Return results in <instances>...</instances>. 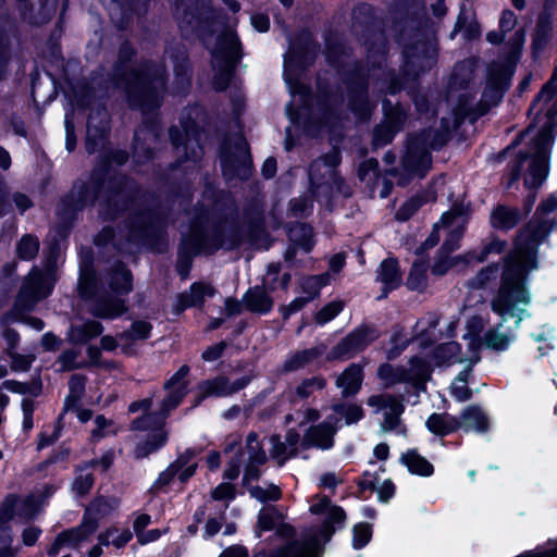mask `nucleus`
Wrapping results in <instances>:
<instances>
[{"instance_id": "nucleus-8", "label": "nucleus", "mask_w": 557, "mask_h": 557, "mask_svg": "<svg viewBox=\"0 0 557 557\" xmlns=\"http://www.w3.org/2000/svg\"><path fill=\"white\" fill-rule=\"evenodd\" d=\"M445 141L444 134L436 129L430 128L410 134L400 158L401 173L398 185L406 186L414 177H424L432 165L430 150L441 148Z\"/></svg>"}, {"instance_id": "nucleus-46", "label": "nucleus", "mask_w": 557, "mask_h": 557, "mask_svg": "<svg viewBox=\"0 0 557 557\" xmlns=\"http://www.w3.org/2000/svg\"><path fill=\"white\" fill-rule=\"evenodd\" d=\"M428 262L420 259L413 262L406 285L412 292L423 293L428 287Z\"/></svg>"}, {"instance_id": "nucleus-21", "label": "nucleus", "mask_w": 557, "mask_h": 557, "mask_svg": "<svg viewBox=\"0 0 557 557\" xmlns=\"http://www.w3.org/2000/svg\"><path fill=\"white\" fill-rule=\"evenodd\" d=\"M309 510L313 515H326L321 527L324 542H329L335 532L334 524H342L346 518L345 511L338 506H332L327 496H315Z\"/></svg>"}, {"instance_id": "nucleus-15", "label": "nucleus", "mask_w": 557, "mask_h": 557, "mask_svg": "<svg viewBox=\"0 0 557 557\" xmlns=\"http://www.w3.org/2000/svg\"><path fill=\"white\" fill-rule=\"evenodd\" d=\"M404 76L416 79L420 73L430 70L436 62V45L434 40L418 38L414 42L406 45L404 49Z\"/></svg>"}, {"instance_id": "nucleus-14", "label": "nucleus", "mask_w": 557, "mask_h": 557, "mask_svg": "<svg viewBox=\"0 0 557 557\" xmlns=\"http://www.w3.org/2000/svg\"><path fill=\"white\" fill-rule=\"evenodd\" d=\"M380 337V331L374 324L363 323L345 337H343L326 356V360H346L352 358L356 354L364 350L369 345Z\"/></svg>"}, {"instance_id": "nucleus-3", "label": "nucleus", "mask_w": 557, "mask_h": 557, "mask_svg": "<svg viewBox=\"0 0 557 557\" xmlns=\"http://www.w3.org/2000/svg\"><path fill=\"white\" fill-rule=\"evenodd\" d=\"M234 210L235 202L228 193L205 191L180 247L176 268L183 278L187 277L195 256L211 255L224 246V222Z\"/></svg>"}, {"instance_id": "nucleus-1", "label": "nucleus", "mask_w": 557, "mask_h": 557, "mask_svg": "<svg viewBox=\"0 0 557 557\" xmlns=\"http://www.w3.org/2000/svg\"><path fill=\"white\" fill-rule=\"evenodd\" d=\"M556 210L557 197L550 196L543 201L539 206L535 216L519 230L515 240V250L505 259L500 286L491 300V307L503 321L508 318L516 319V326L520 324L525 312L521 306H527L530 302L525 282L529 272L537 267V246L547 237L553 227L549 220H542L537 215Z\"/></svg>"}, {"instance_id": "nucleus-23", "label": "nucleus", "mask_w": 557, "mask_h": 557, "mask_svg": "<svg viewBox=\"0 0 557 557\" xmlns=\"http://www.w3.org/2000/svg\"><path fill=\"white\" fill-rule=\"evenodd\" d=\"M39 510V504L33 495L21 498L15 495H9L0 508V520L8 521L14 516L29 520L36 516Z\"/></svg>"}, {"instance_id": "nucleus-37", "label": "nucleus", "mask_w": 557, "mask_h": 557, "mask_svg": "<svg viewBox=\"0 0 557 557\" xmlns=\"http://www.w3.org/2000/svg\"><path fill=\"white\" fill-rule=\"evenodd\" d=\"M103 331L100 322L87 320L83 324L72 325L67 333V341L71 344H85L88 341L99 336Z\"/></svg>"}, {"instance_id": "nucleus-45", "label": "nucleus", "mask_w": 557, "mask_h": 557, "mask_svg": "<svg viewBox=\"0 0 557 557\" xmlns=\"http://www.w3.org/2000/svg\"><path fill=\"white\" fill-rule=\"evenodd\" d=\"M119 504L120 500L115 497H97L86 508L84 519H95L98 523L99 519L108 516L110 512L116 509Z\"/></svg>"}, {"instance_id": "nucleus-9", "label": "nucleus", "mask_w": 557, "mask_h": 557, "mask_svg": "<svg viewBox=\"0 0 557 557\" xmlns=\"http://www.w3.org/2000/svg\"><path fill=\"white\" fill-rule=\"evenodd\" d=\"M339 162V151L333 148L326 154L314 160L308 170L309 191L317 201L324 203L329 210H332L334 190L344 197H350L352 194L350 187L337 171Z\"/></svg>"}, {"instance_id": "nucleus-42", "label": "nucleus", "mask_w": 557, "mask_h": 557, "mask_svg": "<svg viewBox=\"0 0 557 557\" xmlns=\"http://www.w3.org/2000/svg\"><path fill=\"white\" fill-rule=\"evenodd\" d=\"M152 325L147 321H135L131 325V329L119 334L117 338L120 342L125 343L122 345V351L124 354H131L132 349L129 343L133 341L146 339L149 337Z\"/></svg>"}, {"instance_id": "nucleus-48", "label": "nucleus", "mask_w": 557, "mask_h": 557, "mask_svg": "<svg viewBox=\"0 0 557 557\" xmlns=\"http://www.w3.org/2000/svg\"><path fill=\"white\" fill-rule=\"evenodd\" d=\"M460 428L484 432L488 428V420L484 412L476 406L467 408L461 414Z\"/></svg>"}, {"instance_id": "nucleus-32", "label": "nucleus", "mask_w": 557, "mask_h": 557, "mask_svg": "<svg viewBox=\"0 0 557 557\" xmlns=\"http://www.w3.org/2000/svg\"><path fill=\"white\" fill-rule=\"evenodd\" d=\"M243 301L246 309L253 313H267L274 305L273 298L269 295L264 284L249 288Z\"/></svg>"}, {"instance_id": "nucleus-22", "label": "nucleus", "mask_w": 557, "mask_h": 557, "mask_svg": "<svg viewBox=\"0 0 557 557\" xmlns=\"http://www.w3.org/2000/svg\"><path fill=\"white\" fill-rule=\"evenodd\" d=\"M251 381L250 376H243L234 382L223 375L203 381L198 385L200 396L196 400V406L208 396H228L245 388Z\"/></svg>"}, {"instance_id": "nucleus-17", "label": "nucleus", "mask_w": 557, "mask_h": 557, "mask_svg": "<svg viewBox=\"0 0 557 557\" xmlns=\"http://www.w3.org/2000/svg\"><path fill=\"white\" fill-rule=\"evenodd\" d=\"M404 400V395L393 394L371 395L367 399L368 406L375 408L376 412L384 410V419L381 423L383 432L392 431L400 424V416L405 410Z\"/></svg>"}, {"instance_id": "nucleus-49", "label": "nucleus", "mask_w": 557, "mask_h": 557, "mask_svg": "<svg viewBox=\"0 0 557 557\" xmlns=\"http://www.w3.org/2000/svg\"><path fill=\"white\" fill-rule=\"evenodd\" d=\"M406 367H394L383 363L377 369V376L383 381L384 388H391L398 383H408Z\"/></svg>"}, {"instance_id": "nucleus-28", "label": "nucleus", "mask_w": 557, "mask_h": 557, "mask_svg": "<svg viewBox=\"0 0 557 557\" xmlns=\"http://www.w3.org/2000/svg\"><path fill=\"white\" fill-rule=\"evenodd\" d=\"M106 281L112 292L117 295L128 294L133 289L131 271L121 261H115L107 270Z\"/></svg>"}, {"instance_id": "nucleus-19", "label": "nucleus", "mask_w": 557, "mask_h": 557, "mask_svg": "<svg viewBox=\"0 0 557 557\" xmlns=\"http://www.w3.org/2000/svg\"><path fill=\"white\" fill-rule=\"evenodd\" d=\"M160 129L154 121L145 122L134 136L133 153L138 162H145L153 158V150L159 143Z\"/></svg>"}, {"instance_id": "nucleus-39", "label": "nucleus", "mask_w": 557, "mask_h": 557, "mask_svg": "<svg viewBox=\"0 0 557 557\" xmlns=\"http://www.w3.org/2000/svg\"><path fill=\"white\" fill-rule=\"evenodd\" d=\"M366 24H368V22H366ZM362 36L364 37L363 45L368 50L369 59L379 58V65H381V59H383L387 49L384 34L380 29L367 25Z\"/></svg>"}, {"instance_id": "nucleus-2", "label": "nucleus", "mask_w": 557, "mask_h": 557, "mask_svg": "<svg viewBox=\"0 0 557 557\" xmlns=\"http://www.w3.org/2000/svg\"><path fill=\"white\" fill-rule=\"evenodd\" d=\"M128 160V154L124 150H116L110 153L103 164H99L91 174L90 185L84 182L75 183L70 194L63 200V205L70 210H82L88 203L101 200V214L104 219L113 220L128 205L136 202L154 205L153 197L141 193L137 184L126 175L117 174L108 181L104 176L108 173L107 165L114 162L117 165L124 164Z\"/></svg>"}, {"instance_id": "nucleus-53", "label": "nucleus", "mask_w": 557, "mask_h": 557, "mask_svg": "<svg viewBox=\"0 0 557 557\" xmlns=\"http://www.w3.org/2000/svg\"><path fill=\"white\" fill-rule=\"evenodd\" d=\"M164 418L156 412L144 413L141 417L135 419L131 423L133 431H149L154 432L157 429H164Z\"/></svg>"}, {"instance_id": "nucleus-63", "label": "nucleus", "mask_w": 557, "mask_h": 557, "mask_svg": "<svg viewBox=\"0 0 557 557\" xmlns=\"http://www.w3.org/2000/svg\"><path fill=\"white\" fill-rule=\"evenodd\" d=\"M358 177L368 185L380 182L379 162L376 159H368L358 168Z\"/></svg>"}, {"instance_id": "nucleus-13", "label": "nucleus", "mask_w": 557, "mask_h": 557, "mask_svg": "<svg viewBox=\"0 0 557 557\" xmlns=\"http://www.w3.org/2000/svg\"><path fill=\"white\" fill-rule=\"evenodd\" d=\"M221 162L226 180H247L251 171V157L248 143L243 136L233 141H225L222 148Z\"/></svg>"}, {"instance_id": "nucleus-35", "label": "nucleus", "mask_w": 557, "mask_h": 557, "mask_svg": "<svg viewBox=\"0 0 557 557\" xmlns=\"http://www.w3.org/2000/svg\"><path fill=\"white\" fill-rule=\"evenodd\" d=\"M214 295V288L205 283H195L191 285L189 292H185L178 295L177 308L180 311L188 307L201 306L207 296L211 297Z\"/></svg>"}, {"instance_id": "nucleus-62", "label": "nucleus", "mask_w": 557, "mask_h": 557, "mask_svg": "<svg viewBox=\"0 0 557 557\" xmlns=\"http://www.w3.org/2000/svg\"><path fill=\"white\" fill-rule=\"evenodd\" d=\"M344 307L345 302L343 300L331 301L315 312L313 320L317 324L323 325L338 315Z\"/></svg>"}, {"instance_id": "nucleus-30", "label": "nucleus", "mask_w": 557, "mask_h": 557, "mask_svg": "<svg viewBox=\"0 0 557 557\" xmlns=\"http://www.w3.org/2000/svg\"><path fill=\"white\" fill-rule=\"evenodd\" d=\"M125 301L119 297L109 295L98 296L90 309L94 317L101 319H112L126 312Z\"/></svg>"}, {"instance_id": "nucleus-25", "label": "nucleus", "mask_w": 557, "mask_h": 557, "mask_svg": "<svg viewBox=\"0 0 557 557\" xmlns=\"http://www.w3.org/2000/svg\"><path fill=\"white\" fill-rule=\"evenodd\" d=\"M169 136L171 139L172 145L177 150V154L181 156V153L185 157L186 160H191L194 162L199 161L203 156V148L200 145V133L194 132L193 135H190L189 132H186L185 134V141H183L184 135L181 133V131L172 126L169 129Z\"/></svg>"}, {"instance_id": "nucleus-18", "label": "nucleus", "mask_w": 557, "mask_h": 557, "mask_svg": "<svg viewBox=\"0 0 557 557\" xmlns=\"http://www.w3.org/2000/svg\"><path fill=\"white\" fill-rule=\"evenodd\" d=\"M110 116L104 108H97L89 113L87 121L86 150L94 153L100 149L110 132Z\"/></svg>"}, {"instance_id": "nucleus-26", "label": "nucleus", "mask_w": 557, "mask_h": 557, "mask_svg": "<svg viewBox=\"0 0 557 557\" xmlns=\"http://www.w3.org/2000/svg\"><path fill=\"white\" fill-rule=\"evenodd\" d=\"M165 54L169 55L170 60L173 62L178 90L184 92L190 85L186 49L180 42H171L165 49Z\"/></svg>"}, {"instance_id": "nucleus-43", "label": "nucleus", "mask_w": 557, "mask_h": 557, "mask_svg": "<svg viewBox=\"0 0 557 557\" xmlns=\"http://www.w3.org/2000/svg\"><path fill=\"white\" fill-rule=\"evenodd\" d=\"M168 440V432L164 429H157L149 433L145 441L139 442L135 447V457L137 459L146 458L161 446Z\"/></svg>"}, {"instance_id": "nucleus-56", "label": "nucleus", "mask_w": 557, "mask_h": 557, "mask_svg": "<svg viewBox=\"0 0 557 557\" xmlns=\"http://www.w3.org/2000/svg\"><path fill=\"white\" fill-rule=\"evenodd\" d=\"M332 410L344 418L346 424L357 423L363 418V409L352 403H337L332 405Z\"/></svg>"}, {"instance_id": "nucleus-24", "label": "nucleus", "mask_w": 557, "mask_h": 557, "mask_svg": "<svg viewBox=\"0 0 557 557\" xmlns=\"http://www.w3.org/2000/svg\"><path fill=\"white\" fill-rule=\"evenodd\" d=\"M336 432V425L330 421H323L311 425L307 429L301 438V447L305 449L311 447L323 450L330 449L334 445V436Z\"/></svg>"}, {"instance_id": "nucleus-57", "label": "nucleus", "mask_w": 557, "mask_h": 557, "mask_svg": "<svg viewBox=\"0 0 557 557\" xmlns=\"http://www.w3.org/2000/svg\"><path fill=\"white\" fill-rule=\"evenodd\" d=\"M193 454H184L180 456L173 463H171L165 471H163L156 481L153 488H160L168 485L174 476L187 465Z\"/></svg>"}, {"instance_id": "nucleus-59", "label": "nucleus", "mask_w": 557, "mask_h": 557, "mask_svg": "<svg viewBox=\"0 0 557 557\" xmlns=\"http://www.w3.org/2000/svg\"><path fill=\"white\" fill-rule=\"evenodd\" d=\"M313 200L314 197L309 190L299 197L293 198L289 201V214L294 218L307 216L312 211Z\"/></svg>"}, {"instance_id": "nucleus-4", "label": "nucleus", "mask_w": 557, "mask_h": 557, "mask_svg": "<svg viewBox=\"0 0 557 557\" xmlns=\"http://www.w3.org/2000/svg\"><path fill=\"white\" fill-rule=\"evenodd\" d=\"M135 51L125 41L119 50V64L115 69L114 83L123 89L132 109H138L144 114L160 107L165 90V70L161 64L145 61L137 67L126 69Z\"/></svg>"}, {"instance_id": "nucleus-29", "label": "nucleus", "mask_w": 557, "mask_h": 557, "mask_svg": "<svg viewBox=\"0 0 557 557\" xmlns=\"http://www.w3.org/2000/svg\"><path fill=\"white\" fill-rule=\"evenodd\" d=\"M408 384L417 392H424L425 384L431 380L432 367L425 359L414 356L409 360V368H406Z\"/></svg>"}, {"instance_id": "nucleus-44", "label": "nucleus", "mask_w": 557, "mask_h": 557, "mask_svg": "<svg viewBox=\"0 0 557 557\" xmlns=\"http://www.w3.org/2000/svg\"><path fill=\"white\" fill-rule=\"evenodd\" d=\"M288 237L292 244L309 252L313 247V228L307 223H295L288 228Z\"/></svg>"}, {"instance_id": "nucleus-58", "label": "nucleus", "mask_w": 557, "mask_h": 557, "mask_svg": "<svg viewBox=\"0 0 557 557\" xmlns=\"http://www.w3.org/2000/svg\"><path fill=\"white\" fill-rule=\"evenodd\" d=\"M401 460L413 473L420 475H430L433 473V466L414 450L405 454Z\"/></svg>"}, {"instance_id": "nucleus-33", "label": "nucleus", "mask_w": 557, "mask_h": 557, "mask_svg": "<svg viewBox=\"0 0 557 557\" xmlns=\"http://www.w3.org/2000/svg\"><path fill=\"white\" fill-rule=\"evenodd\" d=\"M377 280L384 284L383 295L381 296V298H384L401 283L398 261L394 258L383 260L377 271Z\"/></svg>"}, {"instance_id": "nucleus-36", "label": "nucleus", "mask_w": 557, "mask_h": 557, "mask_svg": "<svg viewBox=\"0 0 557 557\" xmlns=\"http://www.w3.org/2000/svg\"><path fill=\"white\" fill-rule=\"evenodd\" d=\"M521 220L519 209L506 205H497L491 213V225L498 230H511Z\"/></svg>"}, {"instance_id": "nucleus-12", "label": "nucleus", "mask_w": 557, "mask_h": 557, "mask_svg": "<svg viewBox=\"0 0 557 557\" xmlns=\"http://www.w3.org/2000/svg\"><path fill=\"white\" fill-rule=\"evenodd\" d=\"M468 222V208L462 203H456L453 208L445 212L440 222L435 223L431 235L422 245L423 249L434 247L440 240L438 231L441 228H450L448 237L441 248L444 251L453 252L459 248V243L463 236L466 224Z\"/></svg>"}, {"instance_id": "nucleus-51", "label": "nucleus", "mask_w": 557, "mask_h": 557, "mask_svg": "<svg viewBox=\"0 0 557 557\" xmlns=\"http://www.w3.org/2000/svg\"><path fill=\"white\" fill-rule=\"evenodd\" d=\"M40 243L37 236L25 234L16 243L15 252L18 259L29 261L38 255Z\"/></svg>"}, {"instance_id": "nucleus-64", "label": "nucleus", "mask_w": 557, "mask_h": 557, "mask_svg": "<svg viewBox=\"0 0 557 557\" xmlns=\"http://www.w3.org/2000/svg\"><path fill=\"white\" fill-rule=\"evenodd\" d=\"M557 91V67L554 71L550 79L542 87L541 91L534 99L530 111H533L541 103L547 104L553 100L554 95Z\"/></svg>"}, {"instance_id": "nucleus-10", "label": "nucleus", "mask_w": 557, "mask_h": 557, "mask_svg": "<svg viewBox=\"0 0 557 557\" xmlns=\"http://www.w3.org/2000/svg\"><path fill=\"white\" fill-rule=\"evenodd\" d=\"M59 246L52 245L46 256L44 271L34 267L25 276L14 301V314L32 311L36 304L46 298L55 282Z\"/></svg>"}, {"instance_id": "nucleus-50", "label": "nucleus", "mask_w": 557, "mask_h": 557, "mask_svg": "<svg viewBox=\"0 0 557 557\" xmlns=\"http://www.w3.org/2000/svg\"><path fill=\"white\" fill-rule=\"evenodd\" d=\"M426 425L434 434L445 435L459 429L460 422L447 414L434 413L429 418Z\"/></svg>"}, {"instance_id": "nucleus-54", "label": "nucleus", "mask_w": 557, "mask_h": 557, "mask_svg": "<svg viewBox=\"0 0 557 557\" xmlns=\"http://www.w3.org/2000/svg\"><path fill=\"white\" fill-rule=\"evenodd\" d=\"M284 520L282 512L274 506L263 507L258 516V529L260 531L274 530Z\"/></svg>"}, {"instance_id": "nucleus-47", "label": "nucleus", "mask_w": 557, "mask_h": 557, "mask_svg": "<svg viewBox=\"0 0 557 557\" xmlns=\"http://www.w3.org/2000/svg\"><path fill=\"white\" fill-rule=\"evenodd\" d=\"M518 22L517 15L510 11L505 10L499 18V30H493L486 34V40L492 45H499L505 41L506 35L513 30Z\"/></svg>"}, {"instance_id": "nucleus-61", "label": "nucleus", "mask_w": 557, "mask_h": 557, "mask_svg": "<svg viewBox=\"0 0 557 557\" xmlns=\"http://www.w3.org/2000/svg\"><path fill=\"white\" fill-rule=\"evenodd\" d=\"M246 450L248 454V461H253L259 465L267 462V454L262 448L261 443L258 441V434L250 432L246 440Z\"/></svg>"}, {"instance_id": "nucleus-60", "label": "nucleus", "mask_w": 557, "mask_h": 557, "mask_svg": "<svg viewBox=\"0 0 557 557\" xmlns=\"http://www.w3.org/2000/svg\"><path fill=\"white\" fill-rule=\"evenodd\" d=\"M4 385L7 389L23 395L29 394L37 397L42 393V382L39 377H35L29 382L7 381Z\"/></svg>"}, {"instance_id": "nucleus-31", "label": "nucleus", "mask_w": 557, "mask_h": 557, "mask_svg": "<svg viewBox=\"0 0 557 557\" xmlns=\"http://www.w3.org/2000/svg\"><path fill=\"white\" fill-rule=\"evenodd\" d=\"M320 549L319 539L317 534L310 535L304 543L298 541L289 543L285 548H282L268 557H318L317 553Z\"/></svg>"}, {"instance_id": "nucleus-27", "label": "nucleus", "mask_w": 557, "mask_h": 557, "mask_svg": "<svg viewBox=\"0 0 557 557\" xmlns=\"http://www.w3.org/2000/svg\"><path fill=\"white\" fill-rule=\"evenodd\" d=\"M363 377L362 366L359 363L349 364L335 381V385L341 388L342 398L357 395L361 389Z\"/></svg>"}, {"instance_id": "nucleus-5", "label": "nucleus", "mask_w": 557, "mask_h": 557, "mask_svg": "<svg viewBox=\"0 0 557 557\" xmlns=\"http://www.w3.org/2000/svg\"><path fill=\"white\" fill-rule=\"evenodd\" d=\"M129 211V218L125 224L126 234L123 231L116 237L114 230L111 226H106L95 237L94 243L97 246H106L112 243L113 246L122 252H132L134 247H138L141 243L154 236L159 228L165 223V218L162 212L157 211L152 203L136 202L129 203L128 208L121 211V213Z\"/></svg>"}, {"instance_id": "nucleus-41", "label": "nucleus", "mask_w": 557, "mask_h": 557, "mask_svg": "<svg viewBox=\"0 0 557 557\" xmlns=\"http://www.w3.org/2000/svg\"><path fill=\"white\" fill-rule=\"evenodd\" d=\"M98 525L95 519H84L83 523L74 529L61 532L58 537L64 545L77 546L97 530Z\"/></svg>"}, {"instance_id": "nucleus-11", "label": "nucleus", "mask_w": 557, "mask_h": 557, "mask_svg": "<svg viewBox=\"0 0 557 557\" xmlns=\"http://www.w3.org/2000/svg\"><path fill=\"white\" fill-rule=\"evenodd\" d=\"M242 58L238 37L233 32H225L219 37L218 47L212 52L213 87L225 90L233 76L234 69Z\"/></svg>"}, {"instance_id": "nucleus-55", "label": "nucleus", "mask_w": 557, "mask_h": 557, "mask_svg": "<svg viewBox=\"0 0 557 557\" xmlns=\"http://www.w3.org/2000/svg\"><path fill=\"white\" fill-rule=\"evenodd\" d=\"M500 326L502 323H499L496 329L488 330L483 338L479 337L476 339L478 345L484 344L487 348L494 350L505 349L508 346L510 338L509 335L498 331Z\"/></svg>"}, {"instance_id": "nucleus-38", "label": "nucleus", "mask_w": 557, "mask_h": 557, "mask_svg": "<svg viewBox=\"0 0 557 557\" xmlns=\"http://www.w3.org/2000/svg\"><path fill=\"white\" fill-rule=\"evenodd\" d=\"M77 289L79 296L84 299H90L97 295L98 280L96 276V271L88 260H83L81 263Z\"/></svg>"}, {"instance_id": "nucleus-40", "label": "nucleus", "mask_w": 557, "mask_h": 557, "mask_svg": "<svg viewBox=\"0 0 557 557\" xmlns=\"http://www.w3.org/2000/svg\"><path fill=\"white\" fill-rule=\"evenodd\" d=\"M552 21L548 15L540 14L536 20L535 28L532 34L533 53L543 51L552 39Z\"/></svg>"}, {"instance_id": "nucleus-16", "label": "nucleus", "mask_w": 557, "mask_h": 557, "mask_svg": "<svg viewBox=\"0 0 557 557\" xmlns=\"http://www.w3.org/2000/svg\"><path fill=\"white\" fill-rule=\"evenodd\" d=\"M174 15L182 30L196 32L213 20L214 12L211 0H181Z\"/></svg>"}, {"instance_id": "nucleus-34", "label": "nucleus", "mask_w": 557, "mask_h": 557, "mask_svg": "<svg viewBox=\"0 0 557 557\" xmlns=\"http://www.w3.org/2000/svg\"><path fill=\"white\" fill-rule=\"evenodd\" d=\"M325 349L326 347L321 344L315 347L296 351L284 362L283 370L285 372L298 371L319 359L324 354Z\"/></svg>"}, {"instance_id": "nucleus-7", "label": "nucleus", "mask_w": 557, "mask_h": 557, "mask_svg": "<svg viewBox=\"0 0 557 557\" xmlns=\"http://www.w3.org/2000/svg\"><path fill=\"white\" fill-rule=\"evenodd\" d=\"M525 38V29L518 28L505 41L503 48V58L505 64L493 63L488 67L486 84L482 94L480 114H484L491 107L499 103L505 91L509 87L513 67L519 61Z\"/></svg>"}, {"instance_id": "nucleus-20", "label": "nucleus", "mask_w": 557, "mask_h": 557, "mask_svg": "<svg viewBox=\"0 0 557 557\" xmlns=\"http://www.w3.org/2000/svg\"><path fill=\"white\" fill-rule=\"evenodd\" d=\"M188 373L189 367L182 366L178 371L164 383V389L168 391V395L162 400L160 407V414L164 419L181 404L187 394L188 382L186 381V376Z\"/></svg>"}, {"instance_id": "nucleus-52", "label": "nucleus", "mask_w": 557, "mask_h": 557, "mask_svg": "<svg viewBox=\"0 0 557 557\" xmlns=\"http://www.w3.org/2000/svg\"><path fill=\"white\" fill-rule=\"evenodd\" d=\"M330 282L329 273L311 275L304 277L300 282V287L306 298L311 301L317 298L322 287L327 285Z\"/></svg>"}, {"instance_id": "nucleus-6", "label": "nucleus", "mask_w": 557, "mask_h": 557, "mask_svg": "<svg viewBox=\"0 0 557 557\" xmlns=\"http://www.w3.org/2000/svg\"><path fill=\"white\" fill-rule=\"evenodd\" d=\"M556 115L557 101L547 109L548 121L533 139L532 146L527 151L519 152L512 164L508 185L519 180L524 163H528L524 185L528 188H537L542 185L548 172V152L553 143L552 127Z\"/></svg>"}]
</instances>
